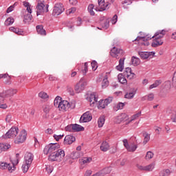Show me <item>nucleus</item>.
Segmentation results:
<instances>
[{
	"instance_id": "49530a36",
	"label": "nucleus",
	"mask_w": 176,
	"mask_h": 176,
	"mask_svg": "<svg viewBox=\"0 0 176 176\" xmlns=\"http://www.w3.org/2000/svg\"><path fill=\"white\" fill-rule=\"evenodd\" d=\"M96 10V8H94V4H89L88 6V12L90 13L91 16H94L96 13L94 12V10Z\"/></svg>"
},
{
	"instance_id": "7ed1b4c3",
	"label": "nucleus",
	"mask_w": 176,
	"mask_h": 176,
	"mask_svg": "<svg viewBox=\"0 0 176 176\" xmlns=\"http://www.w3.org/2000/svg\"><path fill=\"white\" fill-rule=\"evenodd\" d=\"M164 37V36L162 34H159L158 36H155V34L153 36H149V34H148L145 37H138L135 41H139L141 45H144V46H149V43L146 42L145 43V41H151L153 38H155V39H162V38Z\"/></svg>"
},
{
	"instance_id": "a18cd8bd",
	"label": "nucleus",
	"mask_w": 176,
	"mask_h": 176,
	"mask_svg": "<svg viewBox=\"0 0 176 176\" xmlns=\"http://www.w3.org/2000/svg\"><path fill=\"white\" fill-rule=\"evenodd\" d=\"M61 100V97L60 96H56L54 101V105L56 108H58V105H60V103L62 102Z\"/></svg>"
},
{
	"instance_id": "f257e3e1",
	"label": "nucleus",
	"mask_w": 176,
	"mask_h": 176,
	"mask_svg": "<svg viewBox=\"0 0 176 176\" xmlns=\"http://www.w3.org/2000/svg\"><path fill=\"white\" fill-rule=\"evenodd\" d=\"M34 162V154L27 152L25 154L23 164L22 165V170L24 173H28Z\"/></svg>"
},
{
	"instance_id": "680f3d73",
	"label": "nucleus",
	"mask_w": 176,
	"mask_h": 176,
	"mask_svg": "<svg viewBox=\"0 0 176 176\" xmlns=\"http://www.w3.org/2000/svg\"><path fill=\"white\" fill-rule=\"evenodd\" d=\"M1 145L3 146V151H8L10 148V144H1Z\"/></svg>"
},
{
	"instance_id": "a211bd4d",
	"label": "nucleus",
	"mask_w": 176,
	"mask_h": 176,
	"mask_svg": "<svg viewBox=\"0 0 176 176\" xmlns=\"http://www.w3.org/2000/svg\"><path fill=\"white\" fill-rule=\"evenodd\" d=\"M124 76H125L128 79H134L135 74L131 71V68L126 67L124 72Z\"/></svg>"
},
{
	"instance_id": "603ef678",
	"label": "nucleus",
	"mask_w": 176,
	"mask_h": 176,
	"mask_svg": "<svg viewBox=\"0 0 176 176\" xmlns=\"http://www.w3.org/2000/svg\"><path fill=\"white\" fill-rule=\"evenodd\" d=\"M170 174H171V171H170L169 169H166L161 171V175H163V176H169Z\"/></svg>"
},
{
	"instance_id": "e433bc0d",
	"label": "nucleus",
	"mask_w": 176,
	"mask_h": 176,
	"mask_svg": "<svg viewBox=\"0 0 176 176\" xmlns=\"http://www.w3.org/2000/svg\"><path fill=\"white\" fill-rule=\"evenodd\" d=\"M155 166H156V164H155V162H153L147 166H145V171H153Z\"/></svg>"
},
{
	"instance_id": "b1692460",
	"label": "nucleus",
	"mask_w": 176,
	"mask_h": 176,
	"mask_svg": "<svg viewBox=\"0 0 176 176\" xmlns=\"http://www.w3.org/2000/svg\"><path fill=\"white\" fill-rule=\"evenodd\" d=\"M9 30L12 32H14L17 35H23L24 34V32L21 29H19L17 28L10 27Z\"/></svg>"
},
{
	"instance_id": "4468645a",
	"label": "nucleus",
	"mask_w": 176,
	"mask_h": 176,
	"mask_svg": "<svg viewBox=\"0 0 176 176\" xmlns=\"http://www.w3.org/2000/svg\"><path fill=\"white\" fill-rule=\"evenodd\" d=\"M112 102V97H109L108 98L99 101V104L98 106V109H104L109 104Z\"/></svg>"
},
{
	"instance_id": "79ce46f5",
	"label": "nucleus",
	"mask_w": 176,
	"mask_h": 176,
	"mask_svg": "<svg viewBox=\"0 0 176 176\" xmlns=\"http://www.w3.org/2000/svg\"><path fill=\"white\" fill-rule=\"evenodd\" d=\"M140 58H135V56H133L131 58V63L132 65H134L135 67H136L137 65H140Z\"/></svg>"
},
{
	"instance_id": "20e7f679",
	"label": "nucleus",
	"mask_w": 176,
	"mask_h": 176,
	"mask_svg": "<svg viewBox=\"0 0 176 176\" xmlns=\"http://www.w3.org/2000/svg\"><path fill=\"white\" fill-rule=\"evenodd\" d=\"M58 151H60V144L57 143H51L44 148L43 153L45 155H52V153H54Z\"/></svg>"
},
{
	"instance_id": "2eb2a0df",
	"label": "nucleus",
	"mask_w": 176,
	"mask_h": 176,
	"mask_svg": "<svg viewBox=\"0 0 176 176\" xmlns=\"http://www.w3.org/2000/svg\"><path fill=\"white\" fill-rule=\"evenodd\" d=\"M93 118L91 117V114L90 111H87L80 118V123H87V122H90Z\"/></svg>"
},
{
	"instance_id": "423d86ee",
	"label": "nucleus",
	"mask_w": 176,
	"mask_h": 176,
	"mask_svg": "<svg viewBox=\"0 0 176 176\" xmlns=\"http://www.w3.org/2000/svg\"><path fill=\"white\" fill-rule=\"evenodd\" d=\"M123 54H124V51L116 47H113L110 51V55L114 58L119 59V57H122Z\"/></svg>"
},
{
	"instance_id": "473e14b6",
	"label": "nucleus",
	"mask_w": 176,
	"mask_h": 176,
	"mask_svg": "<svg viewBox=\"0 0 176 176\" xmlns=\"http://www.w3.org/2000/svg\"><path fill=\"white\" fill-rule=\"evenodd\" d=\"M108 85H109V81H108V76L106 75L104 76V79L102 82V89H107V87H108Z\"/></svg>"
},
{
	"instance_id": "f03ea898",
	"label": "nucleus",
	"mask_w": 176,
	"mask_h": 176,
	"mask_svg": "<svg viewBox=\"0 0 176 176\" xmlns=\"http://www.w3.org/2000/svg\"><path fill=\"white\" fill-rule=\"evenodd\" d=\"M65 156V153L63 149H59L52 154H50L48 157V160L50 162H61Z\"/></svg>"
},
{
	"instance_id": "2f4dec72",
	"label": "nucleus",
	"mask_w": 176,
	"mask_h": 176,
	"mask_svg": "<svg viewBox=\"0 0 176 176\" xmlns=\"http://www.w3.org/2000/svg\"><path fill=\"white\" fill-rule=\"evenodd\" d=\"M81 156H82V155L80 154V153L79 151L72 152L70 155V157H71V159H73V160L79 159V157H80Z\"/></svg>"
},
{
	"instance_id": "9d476101",
	"label": "nucleus",
	"mask_w": 176,
	"mask_h": 176,
	"mask_svg": "<svg viewBox=\"0 0 176 176\" xmlns=\"http://www.w3.org/2000/svg\"><path fill=\"white\" fill-rule=\"evenodd\" d=\"M7 168L9 173H13V171L16 170V166L14 164H13V162L12 164H8L6 162H0L1 170H7Z\"/></svg>"
},
{
	"instance_id": "6e6552de",
	"label": "nucleus",
	"mask_w": 176,
	"mask_h": 176,
	"mask_svg": "<svg viewBox=\"0 0 176 176\" xmlns=\"http://www.w3.org/2000/svg\"><path fill=\"white\" fill-rule=\"evenodd\" d=\"M87 86V82L84 79L81 78L80 81L75 86V91L76 93H80L85 90V87Z\"/></svg>"
},
{
	"instance_id": "bf43d9fd",
	"label": "nucleus",
	"mask_w": 176,
	"mask_h": 176,
	"mask_svg": "<svg viewBox=\"0 0 176 176\" xmlns=\"http://www.w3.org/2000/svg\"><path fill=\"white\" fill-rule=\"evenodd\" d=\"M65 130H66V131H70V132L74 131V124H70V125L67 126L65 127Z\"/></svg>"
},
{
	"instance_id": "ea45409f",
	"label": "nucleus",
	"mask_w": 176,
	"mask_h": 176,
	"mask_svg": "<svg viewBox=\"0 0 176 176\" xmlns=\"http://www.w3.org/2000/svg\"><path fill=\"white\" fill-rule=\"evenodd\" d=\"M14 23V19H13V17L10 16V17H8L4 24L6 26H9V25H12V24H13Z\"/></svg>"
},
{
	"instance_id": "4be33fe9",
	"label": "nucleus",
	"mask_w": 176,
	"mask_h": 176,
	"mask_svg": "<svg viewBox=\"0 0 176 176\" xmlns=\"http://www.w3.org/2000/svg\"><path fill=\"white\" fill-rule=\"evenodd\" d=\"M124 60H126V58H122L119 60V65L116 67L117 71L122 72L124 69Z\"/></svg>"
},
{
	"instance_id": "c9c22d12",
	"label": "nucleus",
	"mask_w": 176,
	"mask_h": 176,
	"mask_svg": "<svg viewBox=\"0 0 176 176\" xmlns=\"http://www.w3.org/2000/svg\"><path fill=\"white\" fill-rule=\"evenodd\" d=\"M23 5L25 6V8H26V10L28 14H31V13H32V10L31 9V5H30V3L23 1Z\"/></svg>"
},
{
	"instance_id": "8fccbe9b",
	"label": "nucleus",
	"mask_w": 176,
	"mask_h": 176,
	"mask_svg": "<svg viewBox=\"0 0 176 176\" xmlns=\"http://www.w3.org/2000/svg\"><path fill=\"white\" fill-rule=\"evenodd\" d=\"M141 115V113H138L133 116H131V120L126 123V124H129V123H131V122H133V120H135L138 118H140V116Z\"/></svg>"
},
{
	"instance_id": "5701e85b",
	"label": "nucleus",
	"mask_w": 176,
	"mask_h": 176,
	"mask_svg": "<svg viewBox=\"0 0 176 176\" xmlns=\"http://www.w3.org/2000/svg\"><path fill=\"white\" fill-rule=\"evenodd\" d=\"M100 25L103 30H108L109 28V19H104L100 22Z\"/></svg>"
},
{
	"instance_id": "39448f33",
	"label": "nucleus",
	"mask_w": 176,
	"mask_h": 176,
	"mask_svg": "<svg viewBox=\"0 0 176 176\" xmlns=\"http://www.w3.org/2000/svg\"><path fill=\"white\" fill-rule=\"evenodd\" d=\"M59 111H69V109H74L75 108V103H69L67 100H62L58 104Z\"/></svg>"
},
{
	"instance_id": "13d9d810",
	"label": "nucleus",
	"mask_w": 176,
	"mask_h": 176,
	"mask_svg": "<svg viewBox=\"0 0 176 176\" xmlns=\"http://www.w3.org/2000/svg\"><path fill=\"white\" fill-rule=\"evenodd\" d=\"M124 107V103L120 102L118 104L117 107L115 109L116 111H118L119 109H123V107Z\"/></svg>"
},
{
	"instance_id": "3c124183",
	"label": "nucleus",
	"mask_w": 176,
	"mask_h": 176,
	"mask_svg": "<svg viewBox=\"0 0 176 176\" xmlns=\"http://www.w3.org/2000/svg\"><path fill=\"white\" fill-rule=\"evenodd\" d=\"M166 32H167L166 30H159L155 32V36H159V35H162V36H164V35H166Z\"/></svg>"
},
{
	"instance_id": "dca6fc26",
	"label": "nucleus",
	"mask_w": 176,
	"mask_h": 176,
	"mask_svg": "<svg viewBox=\"0 0 176 176\" xmlns=\"http://www.w3.org/2000/svg\"><path fill=\"white\" fill-rule=\"evenodd\" d=\"M98 2L99 8H95V10L96 12H102L108 9L109 4L105 5L104 0H98Z\"/></svg>"
},
{
	"instance_id": "cd10ccee",
	"label": "nucleus",
	"mask_w": 176,
	"mask_h": 176,
	"mask_svg": "<svg viewBox=\"0 0 176 176\" xmlns=\"http://www.w3.org/2000/svg\"><path fill=\"white\" fill-rule=\"evenodd\" d=\"M88 100H89L91 105H93V104H94L95 102H97L98 101L97 97H96V93H93V94H90Z\"/></svg>"
},
{
	"instance_id": "f8f14e48",
	"label": "nucleus",
	"mask_w": 176,
	"mask_h": 176,
	"mask_svg": "<svg viewBox=\"0 0 176 176\" xmlns=\"http://www.w3.org/2000/svg\"><path fill=\"white\" fill-rule=\"evenodd\" d=\"M19 133V128L12 127L4 135V138H14Z\"/></svg>"
},
{
	"instance_id": "58836bf2",
	"label": "nucleus",
	"mask_w": 176,
	"mask_h": 176,
	"mask_svg": "<svg viewBox=\"0 0 176 176\" xmlns=\"http://www.w3.org/2000/svg\"><path fill=\"white\" fill-rule=\"evenodd\" d=\"M161 84H162V82L160 81V80H155L153 84L150 85L149 90H152V89H155V87L160 86Z\"/></svg>"
},
{
	"instance_id": "e2e57ef3",
	"label": "nucleus",
	"mask_w": 176,
	"mask_h": 176,
	"mask_svg": "<svg viewBox=\"0 0 176 176\" xmlns=\"http://www.w3.org/2000/svg\"><path fill=\"white\" fill-rule=\"evenodd\" d=\"M154 130H155L156 134H158V135H160V133L162 132V128L159 127V126H155Z\"/></svg>"
},
{
	"instance_id": "c85d7f7f",
	"label": "nucleus",
	"mask_w": 176,
	"mask_h": 176,
	"mask_svg": "<svg viewBox=\"0 0 176 176\" xmlns=\"http://www.w3.org/2000/svg\"><path fill=\"white\" fill-rule=\"evenodd\" d=\"M100 150L102 152H107L109 150V144L107 142H103L100 145Z\"/></svg>"
},
{
	"instance_id": "338daca9",
	"label": "nucleus",
	"mask_w": 176,
	"mask_h": 176,
	"mask_svg": "<svg viewBox=\"0 0 176 176\" xmlns=\"http://www.w3.org/2000/svg\"><path fill=\"white\" fill-rule=\"evenodd\" d=\"M171 120L173 122V123H176V112L172 114Z\"/></svg>"
},
{
	"instance_id": "412c9836",
	"label": "nucleus",
	"mask_w": 176,
	"mask_h": 176,
	"mask_svg": "<svg viewBox=\"0 0 176 176\" xmlns=\"http://www.w3.org/2000/svg\"><path fill=\"white\" fill-rule=\"evenodd\" d=\"M127 119H129L127 114L122 113L117 117L116 122V123H122L123 120H127Z\"/></svg>"
},
{
	"instance_id": "0eeeda50",
	"label": "nucleus",
	"mask_w": 176,
	"mask_h": 176,
	"mask_svg": "<svg viewBox=\"0 0 176 176\" xmlns=\"http://www.w3.org/2000/svg\"><path fill=\"white\" fill-rule=\"evenodd\" d=\"M64 6L61 3H57L54 5L52 14L53 16H60L64 12Z\"/></svg>"
},
{
	"instance_id": "ddd939ff",
	"label": "nucleus",
	"mask_w": 176,
	"mask_h": 176,
	"mask_svg": "<svg viewBox=\"0 0 176 176\" xmlns=\"http://www.w3.org/2000/svg\"><path fill=\"white\" fill-rule=\"evenodd\" d=\"M14 94H17V89L11 88L3 92L0 96L1 97H13Z\"/></svg>"
},
{
	"instance_id": "774afa93",
	"label": "nucleus",
	"mask_w": 176,
	"mask_h": 176,
	"mask_svg": "<svg viewBox=\"0 0 176 176\" xmlns=\"http://www.w3.org/2000/svg\"><path fill=\"white\" fill-rule=\"evenodd\" d=\"M173 84L176 86V71L175 72L173 77Z\"/></svg>"
},
{
	"instance_id": "6e6d98bb",
	"label": "nucleus",
	"mask_w": 176,
	"mask_h": 176,
	"mask_svg": "<svg viewBox=\"0 0 176 176\" xmlns=\"http://www.w3.org/2000/svg\"><path fill=\"white\" fill-rule=\"evenodd\" d=\"M87 71H89V66H88L87 63H85L84 69H82L83 75H86V74H87Z\"/></svg>"
},
{
	"instance_id": "4c0bfd02",
	"label": "nucleus",
	"mask_w": 176,
	"mask_h": 176,
	"mask_svg": "<svg viewBox=\"0 0 176 176\" xmlns=\"http://www.w3.org/2000/svg\"><path fill=\"white\" fill-rule=\"evenodd\" d=\"M138 148V145L132 144L129 145L126 150L128 151V152H135Z\"/></svg>"
},
{
	"instance_id": "0e129e2a",
	"label": "nucleus",
	"mask_w": 176,
	"mask_h": 176,
	"mask_svg": "<svg viewBox=\"0 0 176 176\" xmlns=\"http://www.w3.org/2000/svg\"><path fill=\"white\" fill-rule=\"evenodd\" d=\"M63 137H64L63 135H54V138L56 140V141H59L61 140V138H63Z\"/></svg>"
},
{
	"instance_id": "4d7b16f0",
	"label": "nucleus",
	"mask_w": 176,
	"mask_h": 176,
	"mask_svg": "<svg viewBox=\"0 0 176 176\" xmlns=\"http://www.w3.org/2000/svg\"><path fill=\"white\" fill-rule=\"evenodd\" d=\"M50 109H52V107L49 105H45L43 109V111L45 113H49L50 112Z\"/></svg>"
},
{
	"instance_id": "69168bd1",
	"label": "nucleus",
	"mask_w": 176,
	"mask_h": 176,
	"mask_svg": "<svg viewBox=\"0 0 176 176\" xmlns=\"http://www.w3.org/2000/svg\"><path fill=\"white\" fill-rule=\"evenodd\" d=\"M46 171L48 174H51L53 172V166H48L46 167Z\"/></svg>"
},
{
	"instance_id": "de8ad7c7",
	"label": "nucleus",
	"mask_w": 176,
	"mask_h": 176,
	"mask_svg": "<svg viewBox=\"0 0 176 176\" xmlns=\"http://www.w3.org/2000/svg\"><path fill=\"white\" fill-rule=\"evenodd\" d=\"M38 97L40 98H42L43 100H46V99L49 98V95H47V94L45 91H41L38 94Z\"/></svg>"
},
{
	"instance_id": "7c9ffc66",
	"label": "nucleus",
	"mask_w": 176,
	"mask_h": 176,
	"mask_svg": "<svg viewBox=\"0 0 176 176\" xmlns=\"http://www.w3.org/2000/svg\"><path fill=\"white\" fill-rule=\"evenodd\" d=\"M162 45H163L162 40V39L155 38V41H154L152 43L151 46L153 47H157V46H162Z\"/></svg>"
},
{
	"instance_id": "a19ab883",
	"label": "nucleus",
	"mask_w": 176,
	"mask_h": 176,
	"mask_svg": "<svg viewBox=\"0 0 176 176\" xmlns=\"http://www.w3.org/2000/svg\"><path fill=\"white\" fill-rule=\"evenodd\" d=\"M105 123V116H101L98 120V127H102Z\"/></svg>"
},
{
	"instance_id": "72a5a7b5",
	"label": "nucleus",
	"mask_w": 176,
	"mask_h": 176,
	"mask_svg": "<svg viewBox=\"0 0 176 176\" xmlns=\"http://www.w3.org/2000/svg\"><path fill=\"white\" fill-rule=\"evenodd\" d=\"M85 128L78 124H73V131H83Z\"/></svg>"
},
{
	"instance_id": "f704fd0d",
	"label": "nucleus",
	"mask_w": 176,
	"mask_h": 176,
	"mask_svg": "<svg viewBox=\"0 0 176 176\" xmlns=\"http://www.w3.org/2000/svg\"><path fill=\"white\" fill-rule=\"evenodd\" d=\"M32 20V15L31 14H25L23 16V21L25 24L30 23Z\"/></svg>"
},
{
	"instance_id": "9b49d317",
	"label": "nucleus",
	"mask_w": 176,
	"mask_h": 176,
	"mask_svg": "<svg viewBox=\"0 0 176 176\" xmlns=\"http://www.w3.org/2000/svg\"><path fill=\"white\" fill-rule=\"evenodd\" d=\"M27 140V131L25 130H23L20 132L19 135L14 140L15 144H23L24 141Z\"/></svg>"
},
{
	"instance_id": "aec40b11",
	"label": "nucleus",
	"mask_w": 176,
	"mask_h": 176,
	"mask_svg": "<svg viewBox=\"0 0 176 176\" xmlns=\"http://www.w3.org/2000/svg\"><path fill=\"white\" fill-rule=\"evenodd\" d=\"M75 140H76L75 137L71 135H67L65 138L64 144L66 145H71V144H72Z\"/></svg>"
},
{
	"instance_id": "c756f323",
	"label": "nucleus",
	"mask_w": 176,
	"mask_h": 176,
	"mask_svg": "<svg viewBox=\"0 0 176 176\" xmlns=\"http://www.w3.org/2000/svg\"><path fill=\"white\" fill-rule=\"evenodd\" d=\"M126 76H124L122 74H118V78L120 83L122 85H127V79L124 77Z\"/></svg>"
},
{
	"instance_id": "f3484780",
	"label": "nucleus",
	"mask_w": 176,
	"mask_h": 176,
	"mask_svg": "<svg viewBox=\"0 0 176 176\" xmlns=\"http://www.w3.org/2000/svg\"><path fill=\"white\" fill-rule=\"evenodd\" d=\"M139 56L141 58H143V60H146V58H149V57H153V56H155V52H139Z\"/></svg>"
},
{
	"instance_id": "5fc2aeb1",
	"label": "nucleus",
	"mask_w": 176,
	"mask_h": 176,
	"mask_svg": "<svg viewBox=\"0 0 176 176\" xmlns=\"http://www.w3.org/2000/svg\"><path fill=\"white\" fill-rule=\"evenodd\" d=\"M91 65L92 67V69L93 71H96V69H97V68H98V65H97V61L94 60L91 62Z\"/></svg>"
},
{
	"instance_id": "393cba45",
	"label": "nucleus",
	"mask_w": 176,
	"mask_h": 176,
	"mask_svg": "<svg viewBox=\"0 0 176 176\" xmlns=\"http://www.w3.org/2000/svg\"><path fill=\"white\" fill-rule=\"evenodd\" d=\"M154 99L155 94H153V93H151L145 96H143L142 98V101H146V100H147V101H153Z\"/></svg>"
},
{
	"instance_id": "6ab92c4d",
	"label": "nucleus",
	"mask_w": 176,
	"mask_h": 176,
	"mask_svg": "<svg viewBox=\"0 0 176 176\" xmlns=\"http://www.w3.org/2000/svg\"><path fill=\"white\" fill-rule=\"evenodd\" d=\"M136 93L137 91L134 88L131 89L130 91L126 92L124 95V98H127V100H131L134 98V96H135Z\"/></svg>"
},
{
	"instance_id": "37998d69",
	"label": "nucleus",
	"mask_w": 176,
	"mask_h": 176,
	"mask_svg": "<svg viewBox=\"0 0 176 176\" xmlns=\"http://www.w3.org/2000/svg\"><path fill=\"white\" fill-rule=\"evenodd\" d=\"M91 162V157H83L80 160V164H87V163H90Z\"/></svg>"
},
{
	"instance_id": "1a4fd4ad",
	"label": "nucleus",
	"mask_w": 176,
	"mask_h": 176,
	"mask_svg": "<svg viewBox=\"0 0 176 176\" xmlns=\"http://www.w3.org/2000/svg\"><path fill=\"white\" fill-rule=\"evenodd\" d=\"M36 9V15L39 16L40 14H42V13H45V12L46 13L47 12H49V5L45 6L43 3H38Z\"/></svg>"
},
{
	"instance_id": "a878e982",
	"label": "nucleus",
	"mask_w": 176,
	"mask_h": 176,
	"mask_svg": "<svg viewBox=\"0 0 176 176\" xmlns=\"http://www.w3.org/2000/svg\"><path fill=\"white\" fill-rule=\"evenodd\" d=\"M36 30L40 35H46V30L43 29V25H38L36 27Z\"/></svg>"
},
{
	"instance_id": "c03bdc74",
	"label": "nucleus",
	"mask_w": 176,
	"mask_h": 176,
	"mask_svg": "<svg viewBox=\"0 0 176 176\" xmlns=\"http://www.w3.org/2000/svg\"><path fill=\"white\" fill-rule=\"evenodd\" d=\"M4 101V98L0 95V108L2 109H6V108H8V105H6V104H3Z\"/></svg>"
},
{
	"instance_id": "bb28decb",
	"label": "nucleus",
	"mask_w": 176,
	"mask_h": 176,
	"mask_svg": "<svg viewBox=\"0 0 176 176\" xmlns=\"http://www.w3.org/2000/svg\"><path fill=\"white\" fill-rule=\"evenodd\" d=\"M143 145H146V144H148V142H149V141L151 140V135L147 132H144L143 133Z\"/></svg>"
},
{
	"instance_id": "864d4df0",
	"label": "nucleus",
	"mask_w": 176,
	"mask_h": 176,
	"mask_svg": "<svg viewBox=\"0 0 176 176\" xmlns=\"http://www.w3.org/2000/svg\"><path fill=\"white\" fill-rule=\"evenodd\" d=\"M3 82L5 85H12V76H9L8 77H7V78L4 80Z\"/></svg>"
},
{
	"instance_id": "052dcab7",
	"label": "nucleus",
	"mask_w": 176,
	"mask_h": 176,
	"mask_svg": "<svg viewBox=\"0 0 176 176\" xmlns=\"http://www.w3.org/2000/svg\"><path fill=\"white\" fill-rule=\"evenodd\" d=\"M20 156V154L17 153L16 154V160L12 161V163L14 164L15 166L19 164V157Z\"/></svg>"
},
{
	"instance_id": "09e8293b",
	"label": "nucleus",
	"mask_w": 176,
	"mask_h": 176,
	"mask_svg": "<svg viewBox=\"0 0 176 176\" xmlns=\"http://www.w3.org/2000/svg\"><path fill=\"white\" fill-rule=\"evenodd\" d=\"M153 156H154V154H153V153H152V151H148L145 156V159L146 160H151V159H152L153 157Z\"/></svg>"
}]
</instances>
